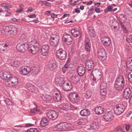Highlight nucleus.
Listing matches in <instances>:
<instances>
[{
	"label": "nucleus",
	"instance_id": "nucleus-31",
	"mask_svg": "<svg viewBox=\"0 0 132 132\" xmlns=\"http://www.w3.org/2000/svg\"><path fill=\"white\" fill-rule=\"evenodd\" d=\"M95 111L97 114H101L103 113L104 111V109L102 107L98 106L96 108Z\"/></svg>",
	"mask_w": 132,
	"mask_h": 132
},
{
	"label": "nucleus",
	"instance_id": "nucleus-3",
	"mask_svg": "<svg viewBox=\"0 0 132 132\" xmlns=\"http://www.w3.org/2000/svg\"><path fill=\"white\" fill-rule=\"evenodd\" d=\"M91 79L96 82L100 80L102 77V73L101 70L95 69L92 71L90 73Z\"/></svg>",
	"mask_w": 132,
	"mask_h": 132
},
{
	"label": "nucleus",
	"instance_id": "nucleus-55",
	"mask_svg": "<svg viewBox=\"0 0 132 132\" xmlns=\"http://www.w3.org/2000/svg\"><path fill=\"white\" fill-rule=\"evenodd\" d=\"M28 36L27 34H23L21 35L20 37L22 39H23L27 38Z\"/></svg>",
	"mask_w": 132,
	"mask_h": 132
},
{
	"label": "nucleus",
	"instance_id": "nucleus-27",
	"mask_svg": "<svg viewBox=\"0 0 132 132\" xmlns=\"http://www.w3.org/2000/svg\"><path fill=\"white\" fill-rule=\"evenodd\" d=\"M37 96L39 97H41L44 100L46 101H50L52 99V97L50 95L46 94L42 95L39 93Z\"/></svg>",
	"mask_w": 132,
	"mask_h": 132
},
{
	"label": "nucleus",
	"instance_id": "nucleus-63",
	"mask_svg": "<svg viewBox=\"0 0 132 132\" xmlns=\"http://www.w3.org/2000/svg\"><path fill=\"white\" fill-rule=\"evenodd\" d=\"M95 11L96 12L98 13H99L101 12L99 8L98 7L95 8Z\"/></svg>",
	"mask_w": 132,
	"mask_h": 132
},
{
	"label": "nucleus",
	"instance_id": "nucleus-20",
	"mask_svg": "<svg viewBox=\"0 0 132 132\" xmlns=\"http://www.w3.org/2000/svg\"><path fill=\"white\" fill-rule=\"evenodd\" d=\"M54 100L56 102L60 101L61 99V96L60 92L57 91L53 92L52 93Z\"/></svg>",
	"mask_w": 132,
	"mask_h": 132
},
{
	"label": "nucleus",
	"instance_id": "nucleus-34",
	"mask_svg": "<svg viewBox=\"0 0 132 132\" xmlns=\"http://www.w3.org/2000/svg\"><path fill=\"white\" fill-rule=\"evenodd\" d=\"M8 46L6 44H2L0 45V51L3 53H5L7 51V49L6 47Z\"/></svg>",
	"mask_w": 132,
	"mask_h": 132
},
{
	"label": "nucleus",
	"instance_id": "nucleus-5",
	"mask_svg": "<svg viewBox=\"0 0 132 132\" xmlns=\"http://www.w3.org/2000/svg\"><path fill=\"white\" fill-rule=\"evenodd\" d=\"M55 55L58 59L63 60L67 58V54L66 51L62 49H60L56 51Z\"/></svg>",
	"mask_w": 132,
	"mask_h": 132
},
{
	"label": "nucleus",
	"instance_id": "nucleus-39",
	"mask_svg": "<svg viewBox=\"0 0 132 132\" xmlns=\"http://www.w3.org/2000/svg\"><path fill=\"white\" fill-rule=\"evenodd\" d=\"M70 106L69 104H63L62 105V109L65 111H68L70 109Z\"/></svg>",
	"mask_w": 132,
	"mask_h": 132
},
{
	"label": "nucleus",
	"instance_id": "nucleus-52",
	"mask_svg": "<svg viewBox=\"0 0 132 132\" xmlns=\"http://www.w3.org/2000/svg\"><path fill=\"white\" fill-rule=\"evenodd\" d=\"M26 132H39V131L36 128H31L28 129Z\"/></svg>",
	"mask_w": 132,
	"mask_h": 132
},
{
	"label": "nucleus",
	"instance_id": "nucleus-7",
	"mask_svg": "<svg viewBox=\"0 0 132 132\" xmlns=\"http://www.w3.org/2000/svg\"><path fill=\"white\" fill-rule=\"evenodd\" d=\"M18 83L17 78L13 76L12 75L10 77L8 80L6 82V83L7 86H11L12 85H16Z\"/></svg>",
	"mask_w": 132,
	"mask_h": 132
},
{
	"label": "nucleus",
	"instance_id": "nucleus-14",
	"mask_svg": "<svg viewBox=\"0 0 132 132\" xmlns=\"http://www.w3.org/2000/svg\"><path fill=\"white\" fill-rule=\"evenodd\" d=\"M47 116L50 119L54 120L57 118L58 116V113L55 111H49L47 113Z\"/></svg>",
	"mask_w": 132,
	"mask_h": 132
},
{
	"label": "nucleus",
	"instance_id": "nucleus-6",
	"mask_svg": "<svg viewBox=\"0 0 132 132\" xmlns=\"http://www.w3.org/2000/svg\"><path fill=\"white\" fill-rule=\"evenodd\" d=\"M126 108V107L123 105L119 104L114 108V111L117 115H119L124 111Z\"/></svg>",
	"mask_w": 132,
	"mask_h": 132
},
{
	"label": "nucleus",
	"instance_id": "nucleus-58",
	"mask_svg": "<svg viewBox=\"0 0 132 132\" xmlns=\"http://www.w3.org/2000/svg\"><path fill=\"white\" fill-rule=\"evenodd\" d=\"M129 64H127V65L128 67L130 70H132V62H130L129 63Z\"/></svg>",
	"mask_w": 132,
	"mask_h": 132
},
{
	"label": "nucleus",
	"instance_id": "nucleus-2",
	"mask_svg": "<svg viewBox=\"0 0 132 132\" xmlns=\"http://www.w3.org/2000/svg\"><path fill=\"white\" fill-rule=\"evenodd\" d=\"M33 44L28 45V51L33 54L37 53L39 50V45L36 40L32 41Z\"/></svg>",
	"mask_w": 132,
	"mask_h": 132
},
{
	"label": "nucleus",
	"instance_id": "nucleus-9",
	"mask_svg": "<svg viewBox=\"0 0 132 132\" xmlns=\"http://www.w3.org/2000/svg\"><path fill=\"white\" fill-rule=\"evenodd\" d=\"M98 56L101 60H103L106 59L107 54L104 48L99 49L97 51Z\"/></svg>",
	"mask_w": 132,
	"mask_h": 132
},
{
	"label": "nucleus",
	"instance_id": "nucleus-11",
	"mask_svg": "<svg viewBox=\"0 0 132 132\" xmlns=\"http://www.w3.org/2000/svg\"><path fill=\"white\" fill-rule=\"evenodd\" d=\"M12 75L10 72L7 71H0V77L4 80H8Z\"/></svg>",
	"mask_w": 132,
	"mask_h": 132
},
{
	"label": "nucleus",
	"instance_id": "nucleus-36",
	"mask_svg": "<svg viewBox=\"0 0 132 132\" xmlns=\"http://www.w3.org/2000/svg\"><path fill=\"white\" fill-rule=\"evenodd\" d=\"M78 80V77L76 75H73L71 77V81L73 83H76Z\"/></svg>",
	"mask_w": 132,
	"mask_h": 132
},
{
	"label": "nucleus",
	"instance_id": "nucleus-40",
	"mask_svg": "<svg viewBox=\"0 0 132 132\" xmlns=\"http://www.w3.org/2000/svg\"><path fill=\"white\" fill-rule=\"evenodd\" d=\"M107 88V83L103 81L101 82L100 86V89H106Z\"/></svg>",
	"mask_w": 132,
	"mask_h": 132
},
{
	"label": "nucleus",
	"instance_id": "nucleus-1",
	"mask_svg": "<svg viewBox=\"0 0 132 132\" xmlns=\"http://www.w3.org/2000/svg\"><path fill=\"white\" fill-rule=\"evenodd\" d=\"M125 84L124 78L122 76H121L116 78L114 86L116 89L120 90L123 89Z\"/></svg>",
	"mask_w": 132,
	"mask_h": 132
},
{
	"label": "nucleus",
	"instance_id": "nucleus-42",
	"mask_svg": "<svg viewBox=\"0 0 132 132\" xmlns=\"http://www.w3.org/2000/svg\"><path fill=\"white\" fill-rule=\"evenodd\" d=\"M72 70V71H74V70L72 69H71V68H69V67H67L65 66V65L63 66V67L62 68V71L64 73H65V72L68 70Z\"/></svg>",
	"mask_w": 132,
	"mask_h": 132
},
{
	"label": "nucleus",
	"instance_id": "nucleus-53",
	"mask_svg": "<svg viewBox=\"0 0 132 132\" xmlns=\"http://www.w3.org/2000/svg\"><path fill=\"white\" fill-rule=\"evenodd\" d=\"M106 89H100V92L101 95L104 96L106 95Z\"/></svg>",
	"mask_w": 132,
	"mask_h": 132
},
{
	"label": "nucleus",
	"instance_id": "nucleus-13",
	"mask_svg": "<svg viewBox=\"0 0 132 132\" xmlns=\"http://www.w3.org/2000/svg\"><path fill=\"white\" fill-rule=\"evenodd\" d=\"M31 69L30 67L27 66H22L20 69L21 74L24 76L27 75L31 72Z\"/></svg>",
	"mask_w": 132,
	"mask_h": 132
},
{
	"label": "nucleus",
	"instance_id": "nucleus-64",
	"mask_svg": "<svg viewBox=\"0 0 132 132\" xmlns=\"http://www.w3.org/2000/svg\"><path fill=\"white\" fill-rule=\"evenodd\" d=\"M53 14H52L51 15V16L52 18H57V16L59 15V14L57 15V14H54V13H53Z\"/></svg>",
	"mask_w": 132,
	"mask_h": 132
},
{
	"label": "nucleus",
	"instance_id": "nucleus-18",
	"mask_svg": "<svg viewBox=\"0 0 132 132\" xmlns=\"http://www.w3.org/2000/svg\"><path fill=\"white\" fill-rule=\"evenodd\" d=\"M55 80L56 84L60 86H62L65 82V79L61 77L55 78Z\"/></svg>",
	"mask_w": 132,
	"mask_h": 132
},
{
	"label": "nucleus",
	"instance_id": "nucleus-48",
	"mask_svg": "<svg viewBox=\"0 0 132 132\" xmlns=\"http://www.w3.org/2000/svg\"><path fill=\"white\" fill-rule=\"evenodd\" d=\"M40 111V110L39 109L36 108H34L30 110L31 112L34 114L36 113V112H39Z\"/></svg>",
	"mask_w": 132,
	"mask_h": 132
},
{
	"label": "nucleus",
	"instance_id": "nucleus-41",
	"mask_svg": "<svg viewBox=\"0 0 132 132\" xmlns=\"http://www.w3.org/2000/svg\"><path fill=\"white\" fill-rule=\"evenodd\" d=\"M126 40L129 43L132 42V35L129 33H128L126 38Z\"/></svg>",
	"mask_w": 132,
	"mask_h": 132
},
{
	"label": "nucleus",
	"instance_id": "nucleus-15",
	"mask_svg": "<svg viewBox=\"0 0 132 132\" xmlns=\"http://www.w3.org/2000/svg\"><path fill=\"white\" fill-rule=\"evenodd\" d=\"M69 98L73 102H77L79 100V97L78 95L75 92H71L70 93Z\"/></svg>",
	"mask_w": 132,
	"mask_h": 132
},
{
	"label": "nucleus",
	"instance_id": "nucleus-33",
	"mask_svg": "<svg viewBox=\"0 0 132 132\" xmlns=\"http://www.w3.org/2000/svg\"><path fill=\"white\" fill-rule=\"evenodd\" d=\"M99 127V126L98 123L96 122H94L90 125V130H96L98 129Z\"/></svg>",
	"mask_w": 132,
	"mask_h": 132
},
{
	"label": "nucleus",
	"instance_id": "nucleus-57",
	"mask_svg": "<svg viewBox=\"0 0 132 132\" xmlns=\"http://www.w3.org/2000/svg\"><path fill=\"white\" fill-rule=\"evenodd\" d=\"M42 48H43V49L46 50H49V47L48 45L45 44L43 46Z\"/></svg>",
	"mask_w": 132,
	"mask_h": 132
},
{
	"label": "nucleus",
	"instance_id": "nucleus-23",
	"mask_svg": "<svg viewBox=\"0 0 132 132\" xmlns=\"http://www.w3.org/2000/svg\"><path fill=\"white\" fill-rule=\"evenodd\" d=\"M27 89L30 92L35 93H37L38 95L39 93L38 91V89L31 84H28Z\"/></svg>",
	"mask_w": 132,
	"mask_h": 132
},
{
	"label": "nucleus",
	"instance_id": "nucleus-22",
	"mask_svg": "<svg viewBox=\"0 0 132 132\" xmlns=\"http://www.w3.org/2000/svg\"><path fill=\"white\" fill-rule=\"evenodd\" d=\"M102 43L104 46H108L110 44L111 42L110 38L108 37H104L101 40Z\"/></svg>",
	"mask_w": 132,
	"mask_h": 132
},
{
	"label": "nucleus",
	"instance_id": "nucleus-44",
	"mask_svg": "<svg viewBox=\"0 0 132 132\" xmlns=\"http://www.w3.org/2000/svg\"><path fill=\"white\" fill-rule=\"evenodd\" d=\"M119 18L120 20L123 21H125L127 20V16L123 14H121L119 16Z\"/></svg>",
	"mask_w": 132,
	"mask_h": 132
},
{
	"label": "nucleus",
	"instance_id": "nucleus-54",
	"mask_svg": "<svg viewBox=\"0 0 132 132\" xmlns=\"http://www.w3.org/2000/svg\"><path fill=\"white\" fill-rule=\"evenodd\" d=\"M128 79L130 82H132V72L128 74Z\"/></svg>",
	"mask_w": 132,
	"mask_h": 132
},
{
	"label": "nucleus",
	"instance_id": "nucleus-56",
	"mask_svg": "<svg viewBox=\"0 0 132 132\" xmlns=\"http://www.w3.org/2000/svg\"><path fill=\"white\" fill-rule=\"evenodd\" d=\"M94 12V9L93 8H92L90 9L88 11V15H90L92 13Z\"/></svg>",
	"mask_w": 132,
	"mask_h": 132
},
{
	"label": "nucleus",
	"instance_id": "nucleus-51",
	"mask_svg": "<svg viewBox=\"0 0 132 132\" xmlns=\"http://www.w3.org/2000/svg\"><path fill=\"white\" fill-rule=\"evenodd\" d=\"M45 81L44 80H40L38 81L37 84L38 86L40 87L45 85Z\"/></svg>",
	"mask_w": 132,
	"mask_h": 132
},
{
	"label": "nucleus",
	"instance_id": "nucleus-28",
	"mask_svg": "<svg viewBox=\"0 0 132 132\" xmlns=\"http://www.w3.org/2000/svg\"><path fill=\"white\" fill-rule=\"evenodd\" d=\"M71 32L72 35L75 37H77L79 35H81V33L77 28H74L71 30Z\"/></svg>",
	"mask_w": 132,
	"mask_h": 132
},
{
	"label": "nucleus",
	"instance_id": "nucleus-21",
	"mask_svg": "<svg viewBox=\"0 0 132 132\" xmlns=\"http://www.w3.org/2000/svg\"><path fill=\"white\" fill-rule=\"evenodd\" d=\"M63 39L64 41L68 44H69L72 40L71 36L68 34H65L63 36Z\"/></svg>",
	"mask_w": 132,
	"mask_h": 132
},
{
	"label": "nucleus",
	"instance_id": "nucleus-37",
	"mask_svg": "<svg viewBox=\"0 0 132 132\" xmlns=\"http://www.w3.org/2000/svg\"><path fill=\"white\" fill-rule=\"evenodd\" d=\"M65 66H67L68 67L70 68H71V69H72V67L73 66L72 64L71 63V60L70 59H68L66 63L64 65Z\"/></svg>",
	"mask_w": 132,
	"mask_h": 132
},
{
	"label": "nucleus",
	"instance_id": "nucleus-35",
	"mask_svg": "<svg viewBox=\"0 0 132 132\" xmlns=\"http://www.w3.org/2000/svg\"><path fill=\"white\" fill-rule=\"evenodd\" d=\"M65 126L62 123L58 124L56 128L58 131H63L64 130Z\"/></svg>",
	"mask_w": 132,
	"mask_h": 132
},
{
	"label": "nucleus",
	"instance_id": "nucleus-19",
	"mask_svg": "<svg viewBox=\"0 0 132 132\" xmlns=\"http://www.w3.org/2000/svg\"><path fill=\"white\" fill-rule=\"evenodd\" d=\"M103 117L104 120L107 121H111L113 119V117L111 112H108L105 113L103 115Z\"/></svg>",
	"mask_w": 132,
	"mask_h": 132
},
{
	"label": "nucleus",
	"instance_id": "nucleus-17",
	"mask_svg": "<svg viewBox=\"0 0 132 132\" xmlns=\"http://www.w3.org/2000/svg\"><path fill=\"white\" fill-rule=\"evenodd\" d=\"M47 66L49 70L53 71L56 68L57 65L54 60H52L49 61Z\"/></svg>",
	"mask_w": 132,
	"mask_h": 132
},
{
	"label": "nucleus",
	"instance_id": "nucleus-60",
	"mask_svg": "<svg viewBox=\"0 0 132 132\" xmlns=\"http://www.w3.org/2000/svg\"><path fill=\"white\" fill-rule=\"evenodd\" d=\"M33 10L32 7L31 6L28 8L27 10L26 11V12H31Z\"/></svg>",
	"mask_w": 132,
	"mask_h": 132
},
{
	"label": "nucleus",
	"instance_id": "nucleus-16",
	"mask_svg": "<svg viewBox=\"0 0 132 132\" xmlns=\"http://www.w3.org/2000/svg\"><path fill=\"white\" fill-rule=\"evenodd\" d=\"M85 63V67L88 71H90L91 69L94 68V63L93 61L90 60H86Z\"/></svg>",
	"mask_w": 132,
	"mask_h": 132
},
{
	"label": "nucleus",
	"instance_id": "nucleus-12",
	"mask_svg": "<svg viewBox=\"0 0 132 132\" xmlns=\"http://www.w3.org/2000/svg\"><path fill=\"white\" fill-rule=\"evenodd\" d=\"M59 36H51L50 40L51 45L55 47H57L59 41Z\"/></svg>",
	"mask_w": 132,
	"mask_h": 132
},
{
	"label": "nucleus",
	"instance_id": "nucleus-25",
	"mask_svg": "<svg viewBox=\"0 0 132 132\" xmlns=\"http://www.w3.org/2000/svg\"><path fill=\"white\" fill-rule=\"evenodd\" d=\"M78 75L80 76H83L85 72V68L84 65L79 66L77 69Z\"/></svg>",
	"mask_w": 132,
	"mask_h": 132
},
{
	"label": "nucleus",
	"instance_id": "nucleus-61",
	"mask_svg": "<svg viewBox=\"0 0 132 132\" xmlns=\"http://www.w3.org/2000/svg\"><path fill=\"white\" fill-rule=\"evenodd\" d=\"M23 8L21 7L16 11L17 13H20L23 11Z\"/></svg>",
	"mask_w": 132,
	"mask_h": 132
},
{
	"label": "nucleus",
	"instance_id": "nucleus-43",
	"mask_svg": "<svg viewBox=\"0 0 132 132\" xmlns=\"http://www.w3.org/2000/svg\"><path fill=\"white\" fill-rule=\"evenodd\" d=\"M49 50H45L43 48H42L41 50V54L43 56H46L48 54Z\"/></svg>",
	"mask_w": 132,
	"mask_h": 132
},
{
	"label": "nucleus",
	"instance_id": "nucleus-10",
	"mask_svg": "<svg viewBox=\"0 0 132 132\" xmlns=\"http://www.w3.org/2000/svg\"><path fill=\"white\" fill-rule=\"evenodd\" d=\"M1 6L5 10V11L6 12L5 16H10L11 14V11L10 8L12 7V6L7 3H3L1 4Z\"/></svg>",
	"mask_w": 132,
	"mask_h": 132
},
{
	"label": "nucleus",
	"instance_id": "nucleus-46",
	"mask_svg": "<svg viewBox=\"0 0 132 132\" xmlns=\"http://www.w3.org/2000/svg\"><path fill=\"white\" fill-rule=\"evenodd\" d=\"M88 33L92 37H94L95 36V31L93 29L89 30L88 31Z\"/></svg>",
	"mask_w": 132,
	"mask_h": 132
},
{
	"label": "nucleus",
	"instance_id": "nucleus-8",
	"mask_svg": "<svg viewBox=\"0 0 132 132\" xmlns=\"http://www.w3.org/2000/svg\"><path fill=\"white\" fill-rule=\"evenodd\" d=\"M28 45L26 43H19L16 46V48L19 52H24L27 50Z\"/></svg>",
	"mask_w": 132,
	"mask_h": 132
},
{
	"label": "nucleus",
	"instance_id": "nucleus-38",
	"mask_svg": "<svg viewBox=\"0 0 132 132\" xmlns=\"http://www.w3.org/2000/svg\"><path fill=\"white\" fill-rule=\"evenodd\" d=\"M11 65L13 67H17L20 64V62L18 60L11 61Z\"/></svg>",
	"mask_w": 132,
	"mask_h": 132
},
{
	"label": "nucleus",
	"instance_id": "nucleus-59",
	"mask_svg": "<svg viewBox=\"0 0 132 132\" xmlns=\"http://www.w3.org/2000/svg\"><path fill=\"white\" fill-rule=\"evenodd\" d=\"M121 28L122 29H123L124 32L125 33H128V32L127 30L126 29V28L123 25H122L121 26Z\"/></svg>",
	"mask_w": 132,
	"mask_h": 132
},
{
	"label": "nucleus",
	"instance_id": "nucleus-30",
	"mask_svg": "<svg viewBox=\"0 0 132 132\" xmlns=\"http://www.w3.org/2000/svg\"><path fill=\"white\" fill-rule=\"evenodd\" d=\"M90 112L88 109H84L80 112V115L82 116H87L90 114Z\"/></svg>",
	"mask_w": 132,
	"mask_h": 132
},
{
	"label": "nucleus",
	"instance_id": "nucleus-62",
	"mask_svg": "<svg viewBox=\"0 0 132 132\" xmlns=\"http://www.w3.org/2000/svg\"><path fill=\"white\" fill-rule=\"evenodd\" d=\"M36 16V15L35 14L30 15L28 17L30 18H35Z\"/></svg>",
	"mask_w": 132,
	"mask_h": 132
},
{
	"label": "nucleus",
	"instance_id": "nucleus-24",
	"mask_svg": "<svg viewBox=\"0 0 132 132\" xmlns=\"http://www.w3.org/2000/svg\"><path fill=\"white\" fill-rule=\"evenodd\" d=\"M84 42L85 48L86 51L88 52L90 51L91 46L90 40L88 38H86Z\"/></svg>",
	"mask_w": 132,
	"mask_h": 132
},
{
	"label": "nucleus",
	"instance_id": "nucleus-50",
	"mask_svg": "<svg viewBox=\"0 0 132 132\" xmlns=\"http://www.w3.org/2000/svg\"><path fill=\"white\" fill-rule=\"evenodd\" d=\"M112 6L111 5L108 6L107 8L105 9L104 10V11L105 13H107L109 11H112Z\"/></svg>",
	"mask_w": 132,
	"mask_h": 132
},
{
	"label": "nucleus",
	"instance_id": "nucleus-29",
	"mask_svg": "<svg viewBox=\"0 0 132 132\" xmlns=\"http://www.w3.org/2000/svg\"><path fill=\"white\" fill-rule=\"evenodd\" d=\"M72 87L71 83L70 81H68L66 83V85L63 86L62 88L64 91H70Z\"/></svg>",
	"mask_w": 132,
	"mask_h": 132
},
{
	"label": "nucleus",
	"instance_id": "nucleus-4",
	"mask_svg": "<svg viewBox=\"0 0 132 132\" xmlns=\"http://www.w3.org/2000/svg\"><path fill=\"white\" fill-rule=\"evenodd\" d=\"M4 32L7 35L15 36L17 34V29L13 26H7L5 29Z\"/></svg>",
	"mask_w": 132,
	"mask_h": 132
},
{
	"label": "nucleus",
	"instance_id": "nucleus-32",
	"mask_svg": "<svg viewBox=\"0 0 132 132\" xmlns=\"http://www.w3.org/2000/svg\"><path fill=\"white\" fill-rule=\"evenodd\" d=\"M48 124V121L47 119L45 117L42 118L40 122V125L43 127L47 126Z\"/></svg>",
	"mask_w": 132,
	"mask_h": 132
},
{
	"label": "nucleus",
	"instance_id": "nucleus-26",
	"mask_svg": "<svg viewBox=\"0 0 132 132\" xmlns=\"http://www.w3.org/2000/svg\"><path fill=\"white\" fill-rule=\"evenodd\" d=\"M131 94V92L129 88H127L125 89L123 92V97L127 99H128Z\"/></svg>",
	"mask_w": 132,
	"mask_h": 132
},
{
	"label": "nucleus",
	"instance_id": "nucleus-47",
	"mask_svg": "<svg viewBox=\"0 0 132 132\" xmlns=\"http://www.w3.org/2000/svg\"><path fill=\"white\" fill-rule=\"evenodd\" d=\"M92 95V92L90 90H88L87 92L85 95L86 98L89 99L91 97Z\"/></svg>",
	"mask_w": 132,
	"mask_h": 132
},
{
	"label": "nucleus",
	"instance_id": "nucleus-49",
	"mask_svg": "<svg viewBox=\"0 0 132 132\" xmlns=\"http://www.w3.org/2000/svg\"><path fill=\"white\" fill-rule=\"evenodd\" d=\"M125 129L128 132H132V128H131L130 126L129 125H126Z\"/></svg>",
	"mask_w": 132,
	"mask_h": 132
},
{
	"label": "nucleus",
	"instance_id": "nucleus-45",
	"mask_svg": "<svg viewBox=\"0 0 132 132\" xmlns=\"http://www.w3.org/2000/svg\"><path fill=\"white\" fill-rule=\"evenodd\" d=\"M4 101L7 104L10 106H12V105L13 103L12 101H11V100L9 99V98H6Z\"/></svg>",
	"mask_w": 132,
	"mask_h": 132
}]
</instances>
